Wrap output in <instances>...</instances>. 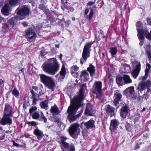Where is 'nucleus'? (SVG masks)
I'll list each match as a JSON object with an SVG mask.
<instances>
[{"mask_svg": "<svg viewBox=\"0 0 151 151\" xmlns=\"http://www.w3.org/2000/svg\"><path fill=\"white\" fill-rule=\"evenodd\" d=\"M43 70L51 75H54L59 70V65L55 58L49 59L42 66Z\"/></svg>", "mask_w": 151, "mask_h": 151, "instance_id": "nucleus-1", "label": "nucleus"}, {"mask_svg": "<svg viewBox=\"0 0 151 151\" xmlns=\"http://www.w3.org/2000/svg\"><path fill=\"white\" fill-rule=\"evenodd\" d=\"M17 15H15L14 17L9 19L6 23L3 24L2 26V31L4 32L8 31L9 29H16V25L19 20V7L17 9Z\"/></svg>", "mask_w": 151, "mask_h": 151, "instance_id": "nucleus-2", "label": "nucleus"}, {"mask_svg": "<svg viewBox=\"0 0 151 151\" xmlns=\"http://www.w3.org/2000/svg\"><path fill=\"white\" fill-rule=\"evenodd\" d=\"M83 86L84 84H83L80 89L78 96L74 97L71 101V103L69 106L71 108L78 110L80 106L81 101L84 99Z\"/></svg>", "mask_w": 151, "mask_h": 151, "instance_id": "nucleus-3", "label": "nucleus"}, {"mask_svg": "<svg viewBox=\"0 0 151 151\" xmlns=\"http://www.w3.org/2000/svg\"><path fill=\"white\" fill-rule=\"evenodd\" d=\"M40 81L46 87L53 91L55 87V83L52 79L50 77L44 74L39 75Z\"/></svg>", "mask_w": 151, "mask_h": 151, "instance_id": "nucleus-4", "label": "nucleus"}, {"mask_svg": "<svg viewBox=\"0 0 151 151\" xmlns=\"http://www.w3.org/2000/svg\"><path fill=\"white\" fill-rule=\"evenodd\" d=\"M93 43V42L86 43L83 49L82 58L80 59L81 64H82L86 62L87 58L90 56V49Z\"/></svg>", "mask_w": 151, "mask_h": 151, "instance_id": "nucleus-5", "label": "nucleus"}, {"mask_svg": "<svg viewBox=\"0 0 151 151\" xmlns=\"http://www.w3.org/2000/svg\"><path fill=\"white\" fill-rule=\"evenodd\" d=\"M30 11L29 6L26 5H22L19 9V20L25 18L27 16H28Z\"/></svg>", "mask_w": 151, "mask_h": 151, "instance_id": "nucleus-6", "label": "nucleus"}, {"mask_svg": "<svg viewBox=\"0 0 151 151\" xmlns=\"http://www.w3.org/2000/svg\"><path fill=\"white\" fill-rule=\"evenodd\" d=\"M122 95L119 91L116 90L114 94L113 101L114 106L116 108L117 110L119 107V102L122 101Z\"/></svg>", "mask_w": 151, "mask_h": 151, "instance_id": "nucleus-7", "label": "nucleus"}, {"mask_svg": "<svg viewBox=\"0 0 151 151\" xmlns=\"http://www.w3.org/2000/svg\"><path fill=\"white\" fill-rule=\"evenodd\" d=\"M77 110L75 109L71 108L70 106H69L67 110L68 114L67 119L70 122L75 121L77 118V116L75 115Z\"/></svg>", "mask_w": 151, "mask_h": 151, "instance_id": "nucleus-8", "label": "nucleus"}, {"mask_svg": "<svg viewBox=\"0 0 151 151\" xmlns=\"http://www.w3.org/2000/svg\"><path fill=\"white\" fill-rule=\"evenodd\" d=\"M79 125L77 123H75L71 125L69 128L68 131L70 136L74 139L78 138V134L77 132Z\"/></svg>", "mask_w": 151, "mask_h": 151, "instance_id": "nucleus-9", "label": "nucleus"}, {"mask_svg": "<svg viewBox=\"0 0 151 151\" xmlns=\"http://www.w3.org/2000/svg\"><path fill=\"white\" fill-rule=\"evenodd\" d=\"M102 83L101 81H95L92 86V93H101L102 91Z\"/></svg>", "mask_w": 151, "mask_h": 151, "instance_id": "nucleus-10", "label": "nucleus"}, {"mask_svg": "<svg viewBox=\"0 0 151 151\" xmlns=\"http://www.w3.org/2000/svg\"><path fill=\"white\" fill-rule=\"evenodd\" d=\"M30 92L32 95V98L33 99L32 105H35L37 104V102L39 99L40 97L44 94V93L41 90L39 92L38 94H37L33 90H31L30 91Z\"/></svg>", "mask_w": 151, "mask_h": 151, "instance_id": "nucleus-11", "label": "nucleus"}, {"mask_svg": "<svg viewBox=\"0 0 151 151\" xmlns=\"http://www.w3.org/2000/svg\"><path fill=\"white\" fill-rule=\"evenodd\" d=\"M95 113L93 109V106L90 104L88 103L86 108L84 114L87 116H93Z\"/></svg>", "mask_w": 151, "mask_h": 151, "instance_id": "nucleus-12", "label": "nucleus"}, {"mask_svg": "<svg viewBox=\"0 0 151 151\" xmlns=\"http://www.w3.org/2000/svg\"><path fill=\"white\" fill-rule=\"evenodd\" d=\"M13 110L12 107L8 104L6 103L5 105L4 114L6 116H9L12 117L13 114L14 112H13Z\"/></svg>", "mask_w": 151, "mask_h": 151, "instance_id": "nucleus-13", "label": "nucleus"}, {"mask_svg": "<svg viewBox=\"0 0 151 151\" xmlns=\"http://www.w3.org/2000/svg\"><path fill=\"white\" fill-rule=\"evenodd\" d=\"M129 110V106L127 104H126L124 106H122L120 112L121 117L124 119L125 118L128 114Z\"/></svg>", "mask_w": 151, "mask_h": 151, "instance_id": "nucleus-14", "label": "nucleus"}, {"mask_svg": "<svg viewBox=\"0 0 151 151\" xmlns=\"http://www.w3.org/2000/svg\"><path fill=\"white\" fill-rule=\"evenodd\" d=\"M10 117L9 116H6L4 114L3 118L0 120L1 124L3 125L6 124L11 125L12 123V120L10 118Z\"/></svg>", "mask_w": 151, "mask_h": 151, "instance_id": "nucleus-15", "label": "nucleus"}, {"mask_svg": "<svg viewBox=\"0 0 151 151\" xmlns=\"http://www.w3.org/2000/svg\"><path fill=\"white\" fill-rule=\"evenodd\" d=\"M26 35L28 39L34 40L36 38L37 35L32 28H29L26 31Z\"/></svg>", "mask_w": 151, "mask_h": 151, "instance_id": "nucleus-16", "label": "nucleus"}, {"mask_svg": "<svg viewBox=\"0 0 151 151\" xmlns=\"http://www.w3.org/2000/svg\"><path fill=\"white\" fill-rule=\"evenodd\" d=\"M143 33L141 35H139L140 39L144 40L145 38V36L146 38L150 41H151V29L150 32H149L147 28L143 31Z\"/></svg>", "mask_w": 151, "mask_h": 151, "instance_id": "nucleus-17", "label": "nucleus"}, {"mask_svg": "<svg viewBox=\"0 0 151 151\" xmlns=\"http://www.w3.org/2000/svg\"><path fill=\"white\" fill-rule=\"evenodd\" d=\"M106 113L109 114L110 117L113 116L115 114V108L109 104L106 105L105 106Z\"/></svg>", "mask_w": 151, "mask_h": 151, "instance_id": "nucleus-18", "label": "nucleus"}, {"mask_svg": "<svg viewBox=\"0 0 151 151\" xmlns=\"http://www.w3.org/2000/svg\"><path fill=\"white\" fill-rule=\"evenodd\" d=\"M94 124L95 121L93 120V119L92 118L86 122H83L81 123V125H82L83 124L85 126L86 129H92L93 128H95V126Z\"/></svg>", "mask_w": 151, "mask_h": 151, "instance_id": "nucleus-19", "label": "nucleus"}, {"mask_svg": "<svg viewBox=\"0 0 151 151\" xmlns=\"http://www.w3.org/2000/svg\"><path fill=\"white\" fill-rule=\"evenodd\" d=\"M119 123L117 120L112 119L111 120L109 129L111 132L115 130L118 128Z\"/></svg>", "mask_w": 151, "mask_h": 151, "instance_id": "nucleus-20", "label": "nucleus"}, {"mask_svg": "<svg viewBox=\"0 0 151 151\" xmlns=\"http://www.w3.org/2000/svg\"><path fill=\"white\" fill-rule=\"evenodd\" d=\"M89 79V75L86 70H83L81 72L80 80L81 82H86Z\"/></svg>", "mask_w": 151, "mask_h": 151, "instance_id": "nucleus-21", "label": "nucleus"}, {"mask_svg": "<svg viewBox=\"0 0 151 151\" xmlns=\"http://www.w3.org/2000/svg\"><path fill=\"white\" fill-rule=\"evenodd\" d=\"M142 23L140 21H138L136 23V29L138 32L137 35H141L143 33V31L145 28H140L142 25Z\"/></svg>", "mask_w": 151, "mask_h": 151, "instance_id": "nucleus-22", "label": "nucleus"}, {"mask_svg": "<svg viewBox=\"0 0 151 151\" xmlns=\"http://www.w3.org/2000/svg\"><path fill=\"white\" fill-rule=\"evenodd\" d=\"M148 80L145 82L142 83L140 84H139L138 86L137 87L138 94H139V91L142 93V91L146 88V87H148Z\"/></svg>", "mask_w": 151, "mask_h": 151, "instance_id": "nucleus-23", "label": "nucleus"}, {"mask_svg": "<svg viewBox=\"0 0 151 151\" xmlns=\"http://www.w3.org/2000/svg\"><path fill=\"white\" fill-rule=\"evenodd\" d=\"M9 4H5L2 8L1 12L4 15L8 16L9 14Z\"/></svg>", "mask_w": 151, "mask_h": 151, "instance_id": "nucleus-24", "label": "nucleus"}, {"mask_svg": "<svg viewBox=\"0 0 151 151\" xmlns=\"http://www.w3.org/2000/svg\"><path fill=\"white\" fill-rule=\"evenodd\" d=\"M34 134L39 140L41 139L43 136V132L40 130L38 128H37L34 130Z\"/></svg>", "mask_w": 151, "mask_h": 151, "instance_id": "nucleus-25", "label": "nucleus"}, {"mask_svg": "<svg viewBox=\"0 0 151 151\" xmlns=\"http://www.w3.org/2000/svg\"><path fill=\"white\" fill-rule=\"evenodd\" d=\"M87 70L89 72L91 76H93L95 72V67L92 64H90L87 68Z\"/></svg>", "mask_w": 151, "mask_h": 151, "instance_id": "nucleus-26", "label": "nucleus"}, {"mask_svg": "<svg viewBox=\"0 0 151 151\" xmlns=\"http://www.w3.org/2000/svg\"><path fill=\"white\" fill-rule=\"evenodd\" d=\"M50 111L51 113L56 114H58L60 113L59 109L56 104L51 107Z\"/></svg>", "mask_w": 151, "mask_h": 151, "instance_id": "nucleus-27", "label": "nucleus"}, {"mask_svg": "<svg viewBox=\"0 0 151 151\" xmlns=\"http://www.w3.org/2000/svg\"><path fill=\"white\" fill-rule=\"evenodd\" d=\"M123 77L121 76L116 77V83L119 85L122 86L124 84V81H123Z\"/></svg>", "mask_w": 151, "mask_h": 151, "instance_id": "nucleus-28", "label": "nucleus"}, {"mask_svg": "<svg viewBox=\"0 0 151 151\" xmlns=\"http://www.w3.org/2000/svg\"><path fill=\"white\" fill-rule=\"evenodd\" d=\"M29 98L27 96H25L24 99V103L23 104V107L24 109H27V107L30 106L29 104Z\"/></svg>", "mask_w": 151, "mask_h": 151, "instance_id": "nucleus-29", "label": "nucleus"}, {"mask_svg": "<svg viewBox=\"0 0 151 151\" xmlns=\"http://www.w3.org/2000/svg\"><path fill=\"white\" fill-rule=\"evenodd\" d=\"M48 100L42 101L40 104L41 108L45 109H47V108L48 107Z\"/></svg>", "mask_w": 151, "mask_h": 151, "instance_id": "nucleus-30", "label": "nucleus"}, {"mask_svg": "<svg viewBox=\"0 0 151 151\" xmlns=\"http://www.w3.org/2000/svg\"><path fill=\"white\" fill-rule=\"evenodd\" d=\"M123 80L124 81V83L125 84L130 83L132 82L129 76L127 75L124 76Z\"/></svg>", "mask_w": 151, "mask_h": 151, "instance_id": "nucleus-31", "label": "nucleus"}, {"mask_svg": "<svg viewBox=\"0 0 151 151\" xmlns=\"http://www.w3.org/2000/svg\"><path fill=\"white\" fill-rule=\"evenodd\" d=\"M146 52L147 55L149 59L151 58V45L150 44H148Z\"/></svg>", "mask_w": 151, "mask_h": 151, "instance_id": "nucleus-32", "label": "nucleus"}, {"mask_svg": "<svg viewBox=\"0 0 151 151\" xmlns=\"http://www.w3.org/2000/svg\"><path fill=\"white\" fill-rule=\"evenodd\" d=\"M66 73V69L65 65L63 64L62 67L61 69L60 72L61 76L65 77Z\"/></svg>", "mask_w": 151, "mask_h": 151, "instance_id": "nucleus-33", "label": "nucleus"}, {"mask_svg": "<svg viewBox=\"0 0 151 151\" xmlns=\"http://www.w3.org/2000/svg\"><path fill=\"white\" fill-rule=\"evenodd\" d=\"M134 91V88L133 86H131L126 88L125 91L126 93H129L130 94H132L133 93Z\"/></svg>", "mask_w": 151, "mask_h": 151, "instance_id": "nucleus-34", "label": "nucleus"}, {"mask_svg": "<svg viewBox=\"0 0 151 151\" xmlns=\"http://www.w3.org/2000/svg\"><path fill=\"white\" fill-rule=\"evenodd\" d=\"M109 52L111 54V56H114L116 55L117 52V49L116 47H112L110 48V50Z\"/></svg>", "mask_w": 151, "mask_h": 151, "instance_id": "nucleus-35", "label": "nucleus"}, {"mask_svg": "<svg viewBox=\"0 0 151 151\" xmlns=\"http://www.w3.org/2000/svg\"><path fill=\"white\" fill-rule=\"evenodd\" d=\"M141 140L140 139L137 140L135 142V145L134 147V149L136 150L139 149L140 148V145L142 144V142H140L139 141Z\"/></svg>", "mask_w": 151, "mask_h": 151, "instance_id": "nucleus-36", "label": "nucleus"}, {"mask_svg": "<svg viewBox=\"0 0 151 151\" xmlns=\"http://www.w3.org/2000/svg\"><path fill=\"white\" fill-rule=\"evenodd\" d=\"M39 120L41 121H43L46 123L47 122V119L45 117L43 113L42 112H41Z\"/></svg>", "mask_w": 151, "mask_h": 151, "instance_id": "nucleus-37", "label": "nucleus"}, {"mask_svg": "<svg viewBox=\"0 0 151 151\" xmlns=\"http://www.w3.org/2000/svg\"><path fill=\"white\" fill-rule=\"evenodd\" d=\"M139 73V72L134 70L132 71L131 74L133 77L136 79Z\"/></svg>", "mask_w": 151, "mask_h": 151, "instance_id": "nucleus-38", "label": "nucleus"}, {"mask_svg": "<svg viewBox=\"0 0 151 151\" xmlns=\"http://www.w3.org/2000/svg\"><path fill=\"white\" fill-rule=\"evenodd\" d=\"M27 124L29 125H30L32 126H34L35 127H36V126L38 125V123L37 122L33 121L27 122Z\"/></svg>", "mask_w": 151, "mask_h": 151, "instance_id": "nucleus-39", "label": "nucleus"}, {"mask_svg": "<svg viewBox=\"0 0 151 151\" xmlns=\"http://www.w3.org/2000/svg\"><path fill=\"white\" fill-rule=\"evenodd\" d=\"M12 93L16 97H17L19 95V92L16 88H14L12 91Z\"/></svg>", "mask_w": 151, "mask_h": 151, "instance_id": "nucleus-40", "label": "nucleus"}, {"mask_svg": "<svg viewBox=\"0 0 151 151\" xmlns=\"http://www.w3.org/2000/svg\"><path fill=\"white\" fill-rule=\"evenodd\" d=\"M93 14V9H91L90 13L87 16V18L89 20H91Z\"/></svg>", "mask_w": 151, "mask_h": 151, "instance_id": "nucleus-41", "label": "nucleus"}, {"mask_svg": "<svg viewBox=\"0 0 151 151\" xmlns=\"http://www.w3.org/2000/svg\"><path fill=\"white\" fill-rule=\"evenodd\" d=\"M39 114L37 112H35L32 114V118L34 119H37L39 118Z\"/></svg>", "mask_w": 151, "mask_h": 151, "instance_id": "nucleus-42", "label": "nucleus"}, {"mask_svg": "<svg viewBox=\"0 0 151 151\" xmlns=\"http://www.w3.org/2000/svg\"><path fill=\"white\" fill-rule=\"evenodd\" d=\"M9 4L11 6H13L18 3V0H8Z\"/></svg>", "mask_w": 151, "mask_h": 151, "instance_id": "nucleus-43", "label": "nucleus"}, {"mask_svg": "<svg viewBox=\"0 0 151 151\" xmlns=\"http://www.w3.org/2000/svg\"><path fill=\"white\" fill-rule=\"evenodd\" d=\"M79 67L77 65H73L71 68V71H77L79 70Z\"/></svg>", "mask_w": 151, "mask_h": 151, "instance_id": "nucleus-44", "label": "nucleus"}, {"mask_svg": "<svg viewBox=\"0 0 151 151\" xmlns=\"http://www.w3.org/2000/svg\"><path fill=\"white\" fill-rule=\"evenodd\" d=\"M48 53L47 51H46L45 50H41L40 52V55L39 56L41 55L42 57H44Z\"/></svg>", "mask_w": 151, "mask_h": 151, "instance_id": "nucleus-45", "label": "nucleus"}, {"mask_svg": "<svg viewBox=\"0 0 151 151\" xmlns=\"http://www.w3.org/2000/svg\"><path fill=\"white\" fill-rule=\"evenodd\" d=\"M141 66L140 63H138L136 65L135 68L134 70L139 72L141 70Z\"/></svg>", "mask_w": 151, "mask_h": 151, "instance_id": "nucleus-46", "label": "nucleus"}, {"mask_svg": "<svg viewBox=\"0 0 151 151\" xmlns=\"http://www.w3.org/2000/svg\"><path fill=\"white\" fill-rule=\"evenodd\" d=\"M151 85V82L150 81V80H148V86L146 87V88H147V91L146 92L149 93L150 91V87Z\"/></svg>", "mask_w": 151, "mask_h": 151, "instance_id": "nucleus-47", "label": "nucleus"}, {"mask_svg": "<svg viewBox=\"0 0 151 151\" xmlns=\"http://www.w3.org/2000/svg\"><path fill=\"white\" fill-rule=\"evenodd\" d=\"M132 125L129 123H128L125 125V128L126 130L128 131H129L131 129Z\"/></svg>", "mask_w": 151, "mask_h": 151, "instance_id": "nucleus-48", "label": "nucleus"}, {"mask_svg": "<svg viewBox=\"0 0 151 151\" xmlns=\"http://www.w3.org/2000/svg\"><path fill=\"white\" fill-rule=\"evenodd\" d=\"M65 149H68L69 147V145L68 143L66 142L61 143Z\"/></svg>", "mask_w": 151, "mask_h": 151, "instance_id": "nucleus-49", "label": "nucleus"}, {"mask_svg": "<svg viewBox=\"0 0 151 151\" xmlns=\"http://www.w3.org/2000/svg\"><path fill=\"white\" fill-rule=\"evenodd\" d=\"M37 108L36 106L32 107L29 110V112L30 114H32L33 112L37 110Z\"/></svg>", "mask_w": 151, "mask_h": 151, "instance_id": "nucleus-50", "label": "nucleus"}, {"mask_svg": "<svg viewBox=\"0 0 151 151\" xmlns=\"http://www.w3.org/2000/svg\"><path fill=\"white\" fill-rule=\"evenodd\" d=\"M101 93H99L98 92H97L96 93H93L96 94V98L99 99V100H101Z\"/></svg>", "mask_w": 151, "mask_h": 151, "instance_id": "nucleus-51", "label": "nucleus"}, {"mask_svg": "<svg viewBox=\"0 0 151 151\" xmlns=\"http://www.w3.org/2000/svg\"><path fill=\"white\" fill-rule=\"evenodd\" d=\"M59 128L61 130L64 129L65 128V126L63 123L61 122L58 125Z\"/></svg>", "mask_w": 151, "mask_h": 151, "instance_id": "nucleus-52", "label": "nucleus"}, {"mask_svg": "<svg viewBox=\"0 0 151 151\" xmlns=\"http://www.w3.org/2000/svg\"><path fill=\"white\" fill-rule=\"evenodd\" d=\"M68 151H75V148L73 144H71L69 147Z\"/></svg>", "mask_w": 151, "mask_h": 151, "instance_id": "nucleus-53", "label": "nucleus"}, {"mask_svg": "<svg viewBox=\"0 0 151 151\" xmlns=\"http://www.w3.org/2000/svg\"><path fill=\"white\" fill-rule=\"evenodd\" d=\"M137 37H138L139 40L140 41L139 43V45L141 47H142V46L143 43H144V40L140 39L139 38V35H137Z\"/></svg>", "mask_w": 151, "mask_h": 151, "instance_id": "nucleus-54", "label": "nucleus"}, {"mask_svg": "<svg viewBox=\"0 0 151 151\" xmlns=\"http://www.w3.org/2000/svg\"><path fill=\"white\" fill-rule=\"evenodd\" d=\"M140 118V116L139 115H136L134 117V122H137L138 121L139 119Z\"/></svg>", "mask_w": 151, "mask_h": 151, "instance_id": "nucleus-55", "label": "nucleus"}, {"mask_svg": "<svg viewBox=\"0 0 151 151\" xmlns=\"http://www.w3.org/2000/svg\"><path fill=\"white\" fill-rule=\"evenodd\" d=\"M71 74L74 76V77L77 78L79 76L78 72H75L73 71H70Z\"/></svg>", "mask_w": 151, "mask_h": 151, "instance_id": "nucleus-56", "label": "nucleus"}, {"mask_svg": "<svg viewBox=\"0 0 151 151\" xmlns=\"http://www.w3.org/2000/svg\"><path fill=\"white\" fill-rule=\"evenodd\" d=\"M150 94H148L147 92H146L145 94L143 95V98L145 99H147L149 97Z\"/></svg>", "mask_w": 151, "mask_h": 151, "instance_id": "nucleus-57", "label": "nucleus"}, {"mask_svg": "<svg viewBox=\"0 0 151 151\" xmlns=\"http://www.w3.org/2000/svg\"><path fill=\"white\" fill-rule=\"evenodd\" d=\"M20 142H22V144H19V147H26V144L24 142H23V140H20L19 141V143Z\"/></svg>", "mask_w": 151, "mask_h": 151, "instance_id": "nucleus-58", "label": "nucleus"}, {"mask_svg": "<svg viewBox=\"0 0 151 151\" xmlns=\"http://www.w3.org/2000/svg\"><path fill=\"white\" fill-rule=\"evenodd\" d=\"M55 122L56 123H57L58 125L62 122L60 121V119L58 118H56L55 120Z\"/></svg>", "mask_w": 151, "mask_h": 151, "instance_id": "nucleus-59", "label": "nucleus"}, {"mask_svg": "<svg viewBox=\"0 0 151 151\" xmlns=\"http://www.w3.org/2000/svg\"><path fill=\"white\" fill-rule=\"evenodd\" d=\"M67 139V138L64 136H62L61 138V143L65 142V141Z\"/></svg>", "mask_w": 151, "mask_h": 151, "instance_id": "nucleus-60", "label": "nucleus"}, {"mask_svg": "<svg viewBox=\"0 0 151 151\" xmlns=\"http://www.w3.org/2000/svg\"><path fill=\"white\" fill-rule=\"evenodd\" d=\"M147 21L148 24L151 26V18H147Z\"/></svg>", "mask_w": 151, "mask_h": 151, "instance_id": "nucleus-61", "label": "nucleus"}, {"mask_svg": "<svg viewBox=\"0 0 151 151\" xmlns=\"http://www.w3.org/2000/svg\"><path fill=\"white\" fill-rule=\"evenodd\" d=\"M95 2H93L91 1H89L87 4V6H89V5H93L95 3Z\"/></svg>", "mask_w": 151, "mask_h": 151, "instance_id": "nucleus-62", "label": "nucleus"}, {"mask_svg": "<svg viewBox=\"0 0 151 151\" xmlns=\"http://www.w3.org/2000/svg\"><path fill=\"white\" fill-rule=\"evenodd\" d=\"M32 89L33 90H34L35 91H37L38 90V87L36 86H32Z\"/></svg>", "mask_w": 151, "mask_h": 151, "instance_id": "nucleus-63", "label": "nucleus"}, {"mask_svg": "<svg viewBox=\"0 0 151 151\" xmlns=\"http://www.w3.org/2000/svg\"><path fill=\"white\" fill-rule=\"evenodd\" d=\"M89 11V9L88 8H86L85 10V14L86 15H87L88 14Z\"/></svg>", "mask_w": 151, "mask_h": 151, "instance_id": "nucleus-64", "label": "nucleus"}]
</instances>
